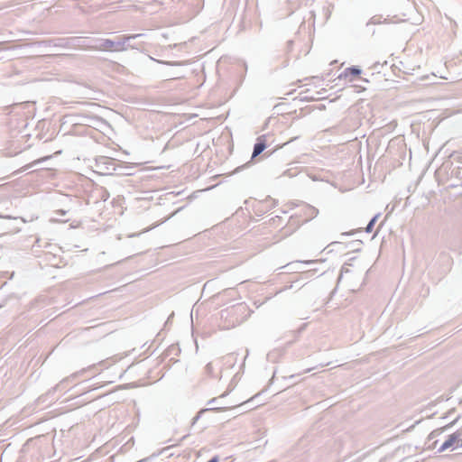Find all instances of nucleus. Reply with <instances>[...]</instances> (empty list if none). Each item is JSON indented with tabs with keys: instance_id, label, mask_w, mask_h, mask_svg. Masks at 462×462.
Masks as SVG:
<instances>
[{
	"instance_id": "1",
	"label": "nucleus",
	"mask_w": 462,
	"mask_h": 462,
	"mask_svg": "<svg viewBox=\"0 0 462 462\" xmlns=\"http://www.w3.org/2000/svg\"><path fill=\"white\" fill-rule=\"evenodd\" d=\"M142 36V34H132V35H121L116 40L110 39H97L95 40L96 44L89 46V49L102 51H124L127 49L126 43L131 39H136Z\"/></svg>"
},
{
	"instance_id": "2",
	"label": "nucleus",
	"mask_w": 462,
	"mask_h": 462,
	"mask_svg": "<svg viewBox=\"0 0 462 462\" xmlns=\"http://www.w3.org/2000/svg\"><path fill=\"white\" fill-rule=\"evenodd\" d=\"M117 162L110 157L100 156L96 159V167L103 175L112 174L116 170Z\"/></svg>"
},
{
	"instance_id": "3",
	"label": "nucleus",
	"mask_w": 462,
	"mask_h": 462,
	"mask_svg": "<svg viewBox=\"0 0 462 462\" xmlns=\"http://www.w3.org/2000/svg\"><path fill=\"white\" fill-rule=\"evenodd\" d=\"M460 431H456L455 433L448 436V438L443 442V444L439 448V452H444L448 448L453 447L454 445H457L459 442V438L461 437Z\"/></svg>"
},
{
	"instance_id": "4",
	"label": "nucleus",
	"mask_w": 462,
	"mask_h": 462,
	"mask_svg": "<svg viewBox=\"0 0 462 462\" xmlns=\"http://www.w3.org/2000/svg\"><path fill=\"white\" fill-rule=\"evenodd\" d=\"M265 148H266V143H265L264 135H262V136L257 138V142H256V143L254 146L252 159L255 158L259 154H261Z\"/></svg>"
},
{
	"instance_id": "5",
	"label": "nucleus",
	"mask_w": 462,
	"mask_h": 462,
	"mask_svg": "<svg viewBox=\"0 0 462 462\" xmlns=\"http://www.w3.org/2000/svg\"><path fill=\"white\" fill-rule=\"evenodd\" d=\"M361 74V69L356 66H352L345 69L344 73L340 76H344L345 78L348 77V75L351 76H358Z\"/></svg>"
},
{
	"instance_id": "6",
	"label": "nucleus",
	"mask_w": 462,
	"mask_h": 462,
	"mask_svg": "<svg viewBox=\"0 0 462 462\" xmlns=\"http://www.w3.org/2000/svg\"><path fill=\"white\" fill-rule=\"evenodd\" d=\"M225 408H221V407H214V408H208V409H202L200 410L198 414L192 419V421H191V425H195L197 423V421L199 420L200 416L202 413L206 412V411H223Z\"/></svg>"
},
{
	"instance_id": "7",
	"label": "nucleus",
	"mask_w": 462,
	"mask_h": 462,
	"mask_svg": "<svg viewBox=\"0 0 462 462\" xmlns=\"http://www.w3.org/2000/svg\"><path fill=\"white\" fill-rule=\"evenodd\" d=\"M305 215L308 217L309 219H312L319 215V209L313 206L309 205L306 208Z\"/></svg>"
},
{
	"instance_id": "8",
	"label": "nucleus",
	"mask_w": 462,
	"mask_h": 462,
	"mask_svg": "<svg viewBox=\"0 0 462 462\" xmlns=\"http://www.w3.org/2000/svg\"><path fill=\"white\" fill-rule=\"evenodd\" d=\"M379 215H375L370 221L369 223L367 224L366 227H365V232L366 233H370L372 232L373 228H374V224L376 223L377 221V218H378Z\"/></svg>"
},
{
	"instance_id": "9",
	"label": "nucleus",
	"mask_w": 462,
	"mask_h": 462,
	"mask_svg": "<svg viewBox=\"0 0 462 462\" xmlns=\"http://www.w3.org/2000/svg\"><path fill=\"white\" fill-rule=\"evenodd\" d=\"M205 371L208 375H213V365L208 363L205 367Z\"/></svg>"
},
{
	"instance_id": "10",
	"label": "nucleus",
	"mask_w": 462,
	"mask_h": 462,
	"mask_svg": "<svg viewBox=\"0 0 462 462\" xmlns=\"http://www.w3.org/2000/svg\"><path fill=\"white\" fill-rule=\"evenodd\" d=\"M55 213L58 215H60V216H65L67 211H65L63 209H59V210L55 211Z\"/></svg>"
},
{
	"instance_id": "11",
	"label": "nucleus",
	"mask_w": 462,
	"mask_h": 462,
	"mask_svg": "<svg viewBox=\"0 0 462 462\" xmlns=\"http://www.w3.org/2000/svg\"><path fill=\"white\" fill-rule=\"evenodd\" d=\"M462 448V439L459 438V442L457 446L454 447V449L461 448Z\"/></svg>"
},
{
	"instance_id": "12",
	"label": "nucleus",
	"mask_w": 462,
	"mask_h": 462,
	"mask_svg": "<svg viewBox=\"0 0 462 462\" xmlns=\"http://www.w3.org/2000/svg\"><path fill=\"white\" fill-rule=\"evenodd\" d=\"M378 23V22H377V20H376L374 17H373V18L369 21V23H368L367 24H370V23Z\"/></svg>"
},
{
	"instance_id": "13",
	"label": "nucleus",
	"mask_w": 462,
	"mask_h": 462,
	"mask_svg": "<svg viewBox=\"0 0 462 462\" xmlns=\"http://www.w3.org/2000/svg\"><path fill=\"white\" fill-rule=\"evenodd\" d=\"M217 399L213 398L208 402V404L214 405V402H216Z\"/></svg>"
},
{
	"instance_id": "14",
	"label": "nucleus",
	"mask_w": 462,
	"mask_h": 462,
	"mask_svg": "<svg viewBox=\"0 0 462 462\" xmlns=\"http://www.w3.org/2000/svg\"><path fill=\"white\" fill-rule=\"evenodd\" d=\"M217 399L213 398L208 402V404L214 405V402H216Z\"/></svg>"
},
{
	"instance_id": "15",
	"label": "nucleus",
	"mask_w": 462,
	"mask_h": 462,
	"mask_svg": "<svg viewBox=\"0 0 462 462\" xmlns=\"http://www.w3.org/2000/svg\"><path fill=\"white\" fill-rule=\"evenodd\" d=\"M297 138H298V136H294V137H293V138H291L288 143L292 142V141L296 140Z\"/></svg>"
},
{
	"instance_id": "16",
	"label": "nucleus",
	"mask_w": 462,
	"mask_h": 462,
	"mask_svg": "<svg viewBox=\"0 0 462 462\" xmlns=\"http://www.w3.org/2000/svg\"><path fill=\"white\" fill-rule=\"evenodd\" d=\"M457 419H458V417H457L453 421H451L450 425H453L457 421Z\"/></svg>"
},
{
	"instance_id": "17",
	"label": "nucleus",
	"mask_w": 462,
	"mask_h": 462,
	"mask_svg": "<svg viewBox=\"0 0 462 462\" xmlns=\"http://www.w3.org/2000/svg\"><path fill=\"white\" fill-rule=\"evenodd\" d=\"M311 370H312V368H308L305 370V373L310 372Z\"/></svg>"
},
{
	"instance_id": "18",
	"label": "nucleus",
	"mask_w": 462,
	"mask_h": 462,
	"mask_svg": "<svg viewBox=\"0 0 462 462\" xmlns=\"http://www.w3.org/2000/svg\"><path fill=\"white\" fill-rule=\"evenodd\" d=\"M226 394H227V393H225L221 394L220 397H225V396H226Z\"/></svg>"
},
{
	"instance_id": "19",
	"label": "nucleus",
	"mask_w": 462,
	"mask_h": 462,
	"mask_svg": "<svg viewBox=\"0 0 462 462\" xmlns=\"http://www.w3.org/2000/svg\"><path fill=\"white\" fill-rule=\"evenodd\" d=\"M135 236H136V234H133V235H130L129 237H134Z\"/></svg>"
},
{
	"instance_id": "20",
	"label": "nucleus",
	"mask_w": 462,
	"mask_h": 462,
	"mask_svg": "<svg viewBox=\"0 0 462 462\" xmlns=\"http://www.w3.org/2000/svg\"><path fill=\"white\" fill-rule=\"evenodd\" d=\"M305 263H313V261H307V262H305Z\"/></svg>"
},
{
	"instance_id": "21",
	"label": "nucleus",
	"mask_w": 462,
	"mask_h": 462,
	"mask_svg": "<svg viewBox=\"0 0 462 462\" xmlns=\"http://www.w3.org/2000/svg\"><path fill=\"white\" fill-rule=\"evenodd\" d=\"M144 461H146V459H143V460H140V461H138V462H144Z\"/></svg>"
},
{
	"instance_id": "22",
	"label": "nucleus",
	"mask_w": 462,
	"mask_h": 462,
	"mask_svg": "<svg viewBox=\"0 0 462 462\" xmlns=\"http://www.w3.org/2000/svg\"><path fill=\"white\" fill-rule=\"evenodd\" d=\"M2 308V306L0 305V309Z\"/></svg>"
}]
</instances>
